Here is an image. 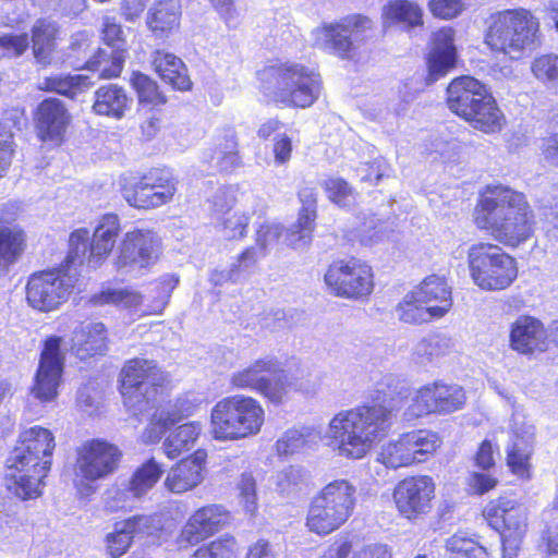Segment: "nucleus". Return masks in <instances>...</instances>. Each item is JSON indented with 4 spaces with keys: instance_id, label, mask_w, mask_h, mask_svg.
<instances>
[{
    "instance_id": "1",
    "label": "nucleus",
    "mask_w": 558,
    "mask_h": 558,
    "mask_svg": "<svg viewBox=\"0 0 558 558\" xmlns=\"http://www.w3.org/2000/svg\"><path fill=\"white\" fill-rule=\"evenodd\" d=\"M391 414L392 409L386 404V395L377 390L369 402L335 414L329 422L330 437L342 456L361 459L375 440L387 434L391 426Z\"/></svg>"
},
{
    "instance_id": "2",
    "label": "nucleus",
    "mask_w": 558,
    "mask_h": 558,
    "mask_svg": "<svg viewBox=\"0 0 558 558\" xmlns=\"http://www.w3.org/2000/svg\"><path fill=\"white\" fill-rule=\"evenodd\" d=\"M88 231L76 229L70 234V250L57 265L33 271L26 279L25 301L38 313L58 311L80 290V247H86Z\"/></svg>"
},
{
    "instance_id": "3",
    "label": "nucleus",
    "mask_w": 558,
    "mask_h": 558,
    "mask_svg": "<svg viewBox=\"0 0 558 558\" xmlns=\"http://www.w3.org/2000/svg\"><path fill=\"white\" fill-rule=\"evenodd\" d=\"M54 448V436L48 428L36 425L23 430L9 460L15 473L8 476V489L22 500L38 498Z\"/></svg>"
},
{
    "instance_id": "4",
    "label": "nucleus",
    "mask_w": 558,
    "mask_h": 558,
    "mask_svg": "<svg viewBox=\"0 0 558 558\" xmlns=\"http://www.w3.org/2000/svg\"><path fill=\"white\" fill-rule=\"evenodd\" d=\"M257 75L264 93L282 108L307 109L317 102L324 89L318 70L298 62L266 65Z\"/></svg>"
},
{
    "instance_id": "5",
    "label": "nucleus",
    "mask_w": 558,
    "mask_h": 558,
    "mask_svg": "<svg viewBox=\"0 0 558 558\" xmlns=\"http://www.w3.org/2000/svg\"><path fill=\"white\" fill-rule=\"evenodd\" d=\"M543 43L541 21L526 8L505 9L490 14V51L502 61L518 60Z\"/></svg>"
},
{
    "instance_id": "6",
    "label": "nucleus",
    "mask_w": 558,
    "mask_h": 558,
    "mask_svg": "<svg viewBox=\"0 0 558 558\" xmlns=\"http://www.w3.org/2000/svg\"><path fill=\"white\" fill-rule=\"evenodd\" d=\"M535 215L523 192L490 186V235L504 246L515 248L534 235Z\"/></svg>"
},
{
    "instance_id": "7",
    "label": "nucleus",
    "mask_w": 558,
    "mask_h": 558,
    "mask_svg": "<svg viewBox=\"0 0 558 558\" xmlns=\"http://www.w3.org/2000/svg\"><path fill=\"white\" fill-rule=\"evenodd\" d=\"M356 486L345 478L324 485L310 500L304 525L317 536H327L342 527L353 515Z\"/></svg>"
},
{
    "instance_id": "8",
    "label": "nucleus",
    "mask_w": 558,
    "mask_h": 558,
    "mask_svg": "<svg viewBox=\"0 0 558 558\" xmlns=\"http://www.w3.org/2000/svg\"><path fill=\"white\" fill-rule=\"evenodd\" d=\"M123 403L135 412L150 410L171 389V376L154 360H126L118 375Z\"/></svg>"
},
{
    "instance_id": "9",
    "label": "nucleus",
    "mask_w": 558,
    "mask_h": 558,
    "mask_svg": "<svg viewBox=\"0 0 558 558\" xmlns=\"http://www.w3.org/2000/svg\"><path fill=\"white\" fill-rule=\"evenodd\" d=\"M265 423L262 403L247 395H231L222 398L211 409L210 432L219 441H235L260 433Z\"/></svg>"
},
{
    "instance_id": "10",
    "label": "nucleus",
    "mask_w": 558,
    "mask_h": 558,
    "mask_svg": "<svg viewBox=\"0 0 558 558\" xmlns=\"http://www.w3.org/2000/svg\"><path fill=\"white\" fill-rule=\"evenodd\" d=\"M303 379V376L300 377ZM298 377L289 378L276 357H259L231 374L229 384L234 390H248L275 405L282 404L289 391H302Z\"/></svg>"
},
{
    "instance_id": "11",
    "label": "nucleus",
    "mask_w": 558,
    "mask_h": 558,
    "mask_svg": "<svg viewBox=\"0 0 558 558\" xmlns=\"http://www.w3.org/2000/svg\"><path fill=\"white\" fill-rule=\"evenodd\" d=\"M452 288L448 278L432 274L424 277L397 305L399 319L422 325L445 317L452 308Z\"/></svg>"
},
{
    "instance_id": "12",
    "label": "nucleus",
    "mask_w": 558,
    "mask_h": 558,
    "mask_svg": "<svg viewBox=\"0 0 558 558\" xmlns=\"http://www.w3.org/2000/svg\"><path fill=\"white\" fill-rule=\"evenodd\" d=\"M123 451L106 438H89L75 448L74 487L81 494L93 492L92 484L104 481L118 472Z\"/></svg>"
},
{
    "instance_id": "13",
    "label": "nucleus",
    "mask_w": 558,
    "mask_h": 558,
    "mask_svg": "<svg viewBox=\"0 0 558 558\" xmlns=\"http://www.w3.org/2000/svg\"><path fill=\"white\" fill-rule=\"evenodd\" d=\"M178 181L165 168L131 172L120 179V193L130 207L149 211L171 203Z\"/></svg>"
},
{
    "instance_id": "14",
    "label": "nucleus",
    "mask_w": 558,
    "mask_h": 558,
    "mask_svg": "<svg viewBox=\"0 0 558 558\" xmlns=\"http://www.w3.org/2000/svg\"><path fill=\"white\" fill-rule=\"evenodd\" d=\"M324 283L339 299L364 302L375 289V274L365 260L349 256L333 259L326 268Z\"/></svg>"
},
{
    "instance_id": "15",
    "label": "nucleus",
    "mask_w": 558,
    "mask_h": 558,
    "mask_svg": "<svg viewBox=\"0 0 558 558\" xmlns=\"http://www.w3.org/2000/svg\"><path fill=\"white\" fill-rule=\"evenodd\" d=\"M441 446L442 438L437 432L427 428L412 429L386 442L380 448L377 460L391 470L410 468L433 459Z\"/></svg>"
},
{
    "instance_id": "16",
    "label": "nucleus",
    "mask_w": 558,
    "mask_h": 558,
    "mask_svg": "<svg viewBox=\"0 0 558 558\" xmlns=\"http://www.w3.org/2000/svg\"><path fill=\"white\" fill-rule=\"evenodd\" d=\"M488 92L486 85L471 75L453 77L446 88L448 109L468 122L472 128L487 131Z\"/></svg>"
},
{
    "instance_id": "17",
    "label": "nucleus",
    "mask_w": 558,
    "mask_h": 558,
    "mask_svg": "<svg viewBox=\"0 0 558 558\" xmlns=\"http://www.w3.org/2000/svg\"><path fill=\"white\" fill-rule=\"evenodd\" d=\"M375 29L367 15L354 13L317 28L328 51L341 60L359 61L360 44H363Z\"/></svg>"
},
{
    "instance_id": "18",
    "label": "nucleus",
    "mask_w": 558,
    "mask_h": 558,
    "mask_svg": "<svg viewBox=\"0 0 558 558\" xmlns=\"http://www.w3.org/2000/svg\"><path fill=\"white\" fill-rule=\"evenodd\" d=\"M490 510V527L499 534L502 558H515L527 531L525 509L517 499L504 496Z\"/></svg>"
},
{
    "instance_id": "19",
    "label": "nucleus",
    "mask_w": 558,
    "mask_h": 558,
    "mask_svg": "<svg viewBox=\"0 0 558 558\" xmlns=\"http://www.w3.org/2000/svg\"><path fill=\"white\" fill-rule=\"evenodd\" d=\"M391 495L399 517L415 521L432 512L436 483L427 474L408 475L397 482Z\"/></svg>"
},
{
    "instance_id": "20",
    "label": "nucleus",
    "mask_w": 558,
    "mask_h": 558,
    "mask_svg": "<svg viewBox=\"0 0 558 558\" xmlns=\"http://www.w3.org/2000/svg\"><path fill=\"white\" fill-rule=\"evenodd\" d=\"M62 343V337L54 335L48 336L43 341L33 386L34 396L43 402L52 401L58 396V387L61 383L64 366Z\"/></svg>"
},
{
    "instance_id": "21",
    "label": "nucleus",
    "mask_w": 558,
    "mask_h": 558,
    "mask_svg": "<svg viewBox=\"0 0 558 558\" xmlns=\"http://www.w3.org/2000/svg\"><path fill=\"white\" fill-rule=\"evenodd\" d=\"M33 122L39 142L61 146L66 141L72 125V114L61 99L48 97L36 106Z\"/></svg>"
},
{
    "instance_id": "22",
    "label": "nucleus",
    "mask_w": 558,
    "mask_h": 558,
    "mask_svg": "<svg viewBox=\"0 0 558 558\" xmlns=\"http://www.w3.org/2000/svg\"><path fill=\"white\" fill-rule=\"evenodd\" d=\"M456 31L452 26H441L430 35L429 47L424 56L426 73L425 86L435 84L447 76L458 64Z\"/></svg>"
},
{
    "instance_id": "23",
    "label": "nucleus",
    "mask_w": 558,
    "mask_h": 558,
    "mask_svg": "<svg viewBox=\"0 0 558 558\" xmlns=\"http://www.w3.org/2000/svg\"><path fill=\"white\" fill-rule=\"evenodd\" d=\"M231 522L232 514L223 505H203L185 521L179 542L185 546H195L227 529Z\"/></svg>"
},
{
    "instance_id": "24",
    "label": "nucleus",
    "mask_w": 558,
    "mask_h": 558,
    "mask_svg": "<svg viewBox=\"0 0 558 558\" xmlns=\"http://www.w3.org/2000/svg\"><path fill=\"white\" fill-rule=\"evenodd\" d=\"M466 401L464 389L457 384L436 380L421 387L413 399L414 414H449L461 410Z\"/></svg>"
},
{
    "instance_id": "25",
    "label": "nucleus",
    "mask_w": 558,
    "mask_h": 558,
    "mask_svg": "<svg viewBox=\"0 0 558 558\" xmlns=\"http://www.w3.org/2000/svg\"><path fill=\"white\" fill-rule=\"evenodd\" d=\"M161 252V241L149 229H134L126 232L120 244L116 258V267L148 268L158 259Z\"/></svg>"
},
{
    "instance_id": "26",
    "label": "nucleus",
    "mask_w": 558,
    "mask_h": 558,
    "mask_svg": "<svg viewBox=\"0 0 558 558\" xmlns=\"http://www.w3.org/2000/svg\"><path fill=\"white\" fill-rule=\"evenodd\" d=\"M19 217V206L7 203L0 207V272H8L25 255L28 238L25 229L12 223Z\"/></svg>"
},
{
    "instance_id": "27",
    "label": "nucleus",
    "mask_w": 558,
    "mask_h": 558,
    "mask_svg": "<svg viewBox=\"0 0 558 558\" xmlns=\"http://www.w3.org/2000/svg\"><path fill=\"white\" fill-rule=\"evenodd\" d=\"M153 515L134 514L113 524V530L104 538L105 550L110 558H121L133 545L138 535L150 534Z\"/></svg>"
},
{
    "instance_id": "28",
    "label": "nucleus",
    "mask_w": 558,
    "mask_h": 558,
    "mask_svg": "<svg viewBox=\"0 0 558 558\" xmlns=\"http://www.w3.org/2000/svg\"><path fill=\"white\" fill-rule=\"evenodd\" d=\"M509 341L511 349L526 355L545 352L549 344L545 325L531 315H521L511 324Z\"/></svg>"
},
{
    "instance_id": "29",
    "label": "nucleus",
    "mask_w": 558,
    "mask_h": 558,
    "mask_svg": "<svg viewBox=\"0 0 558 558\" xmlns=\"http://www.w3.org/2000/svg\"><path fill=\"white\" fill-rule=\"evenodd\" d=\"M207 458V451L198 448L178 461L167 474L166 488L173 494H182L194 489L204 480Z\"/></svg>"
},
{
    "instance_id": "30",
    "label": "nucleus",
    "mask_w": 558,
    "mask_h": 558,
    "mask_svg": "<svg viewBox=\"0 0 558 558\" xmlns=\"http://www.w3.org/2000/svg\"><path fill=\"white\" fill-rule=\"evenodd\" d=\"M109 330L102 322L81 323L72 332L71 351L81 361L105 356L109 349Z\"/></svg>"
},
{
    "instance_id": "31",
    "label": "nucleus",
    "mask_w": 558,
    "mask_h": 558,
    "mask_svg": "<svg viewBox=\"0 0 558 558\" xmlns=\"http://www.w3.org/2000/svg\"><path fill=\"white\" fill-rule=\"evenodd\" d=\"M181 20L179 0H156L147 11L145 24L151 37L165 43L179 33Z\"/></svg>"
},
{
    "instance_id": "32",
    "label": "nucleus",
    "mask_w": 558,
    "mask_h": 558,
    "mask_svg": "<svg viewBox=\"0 0 558 558\" xmlns=\"http://www.w3.org/2000/svg\"><path fill=\"white\" fill-rule=\"evenodd\" d=\"M62 28L60 24L50 17H39L31 27L29 44L35 60L46 66L52 61L61 40Z\"/></svg>"
},
{
    "instance_id": "33",
    "label": "nucleus",
    "mask_w": 558,
    "mask_h": 558,
    "mask_svg": "<svg viewBox=\"0 0 558 558\" xmlns=\"http://www.w3.org/2000/svg\"><path fill=\"white\" fill-rule=\"evenodd\" d=\"M121 231L120 219L116 214H106L95 228L88 245L87 262L92 266L100 265L111 254Z\"/></svg>"
},
{
    "instance_id": "34",
    "label": "nucleus",
    "mask_w": 558,
    "mask_h": 558,
    "mask_svg": "<svg viewBox=\"0 0 558 558\" xmlns=\"http://www.w3.org/2000/svg\"><path fill=\"white\" fill-rule=\"evenodd\" d=\"M319 558H392V554L387 545L380 543L366 544L359 548L355 535L341 533Z\"/></svg>"
},
{
    "instance_id": "35",
    "label": "nucleus",
    "mask_w": 558,
    "mask_h": 558,
    "mask_svg": "<svg viewBox=\"0 0 558 558\" xmlns=\"http://www.w3.org/2000/svg\"><path fill=\"white\" fill-rule=\"evenodd\" d=\"M151 63L158 76L173 89L180 92L192 89L193 83L187 74V68L175 54L157 49L153 53Z\"/></svg>"
},
{
    "instance_id": "36",
    "label": "nucleus",
    "mask_w": 558,
    "mask_h": 558,
    "mask_svg": "<svg viewBox=\"0 0 558 558\" xmlns=\"http://www.w3.org/2000/svg\"><path fill=\"white\" fill-rule=\"evenodd\" d=\"M130 104L131 99L123 87L106 84L96 89L92 109L97 116L120 120L130 109Z\"/></svg>"
},
{
    "instance_id": "37",
    "label": "nucleus",
    "mask_w": 558,
    "mask_h": 558,
    "mask_svg": "<svg viewBox=\"0 0 558 558\" xmlns=\"http://www.w3.org/2000/svg\"><path fill=\"white\" fill-rule=\"evenodd\" d=\"M128 57V48L107 49L98 48L90 58H88L82 69L98 73L101 80H112L121 75L124 62Z\"/></svg>"
},
{
    "instance_id": "38",
    "label": "nucleus",
    "mask_w": 558,
    "mask_h": 558,
    "mask_svg": "<svg viewBox=\"0 0 558 558\" xmlns=\"http://www.w3.org/2000/svg\"><path fill=\"white\" fill-rule=\"evenodd\" d=\"M92 85L90 77L85 74H52L44 77L39 89L75 99L78 95L87 92Z\"/></svg>"
},
{
    "instance_id": "39",
    "label": "nucleus",
    "mask_w": 558,
    "mask_h": 558,
    "mask_svg": "<svg viewBox=\"0 0 558 558\" xmlns=\"http://www.w3.org/2000/svg\"><path fill=\"white\" fill-rule=\"evenodd\" d=\"M199 422H189L177 426L166 437L163 451L169 459H175L194 447L202 434Z\"/></svg>"
},
{
    "instance_id": "40",
    "label": "nucleus",
    "mask_w": 558,
    "mask_h": 558,
    "mask_svg": "<svg viewBox=\"0 0 558 558\" xmlns=\"http://www.w3.org/2000/svg\"><path fill=\"white\" fill-rule=\"evenodd\" d=\"M162 474V465L154 458H149L132 473L125 490L132 497L141 498L159 482Z\"/></svg>"
},
{
    "instance_id": "41",
    "label": "nucleus",
    "mask_w": 558,
    "mask_h": 558,
    "mask_svg": "<svg viewBox=\"0 0 558 558\" xmlns=\"http://www.w3.org/2000/svg\"><path fill=\"white\" fill-rule=\"evenodd\" d=\"M532 456L531 444L523 438H518L506 450V464L518 478L529 481L532 477Z\"/></svg>"
},
{
    "instance_id": "42",
    "label": "nucleus",
    "mask_w": 558,
    "mask_h": 558,
    "mask_svg": "<svg viewBox=\"0 0 558 558\" xmlns=\"http://www.w3.org/2000/svg\"><path fill=\"white\" fill-rule=\"evenodd\" d=\"M384 17L391 23L417 27L424 24L421 7L410 0H389L383 10Z\"/></svg>"
},
{
    "instance_id": "43",
    "label": "nucleus",
    "mask_w": 558,
    "mask_h": 558,
    "mask_svg": "<svg viewBox=\"0 0 558 558\" xmlns=\"http://www.w3.org/2000/svg\"><path fill=\"white\" fill-rule=\"evenodd\" d=\"M544 515H547V520L544 521L536 548L543 557L558 556V496L554 497Z\"/></svg>"
},
{
    "instance_id": "44",
    "label": "nucleus",
    "mask_w": 558,
    "mask_h": 558,
    "mask_svg": "<svg viewBox=\"0 0 558 558\" xmlns=\"http://www.w3.org/2000/svg\"><path fill=\"white\" fill-rule=\"evenodd\" d=\"M518 276L515 258L507 253L490 254V290L508 288Z\"/></svg>"
},
{
    "instance_id": "45",
    "label": "nucleus",
    "mask_w": 558,
    "mask_h": 558,
    "mask_svg": "<svg viewBox=\"0 0 558 558\" xmlns=\"http://www.w3.org/2000/svg\"><path fill=\"white\" fill-rule=\"evenodd\" d=\"M130 83L141 105L157 108L167 102V97L160 90L158 83L149 75L142 72H133Z\"/></svg>"
},
{
    "instance_id": "46",
    "label": "nucleus",
    "mask_w": 558,
    "mask_h": 558,
    "mask_svg": "<svg viewBox=\"0 0 558 558\" xmlns=\"http://www.w3.org/2000/svg\"><path fill=\"white\" fill-rule=\"evenodd\" d=\"M240 554L241 546L238 539L227 533L197 547L192 558H239Z\"/></svg>"
},
{
    "instance_id": "47",
    "label": "nucleus",
    "mask_w": 558,
    "mask_h": 558,
    "mask_svg": "<svg viewBox=\"0 0 558 558\" xmlns=\"http://www.w3.org/2000/svg\"><path fill=\"white\" fill-rule=\"evenodd\" d=\"M90 302L97 306L112 304L123 307H137L142 303V295L130 289H112L107 288L95 293L90 298Z\"/></svg>"
},
{
    "instance_id": "48",
    "label": "nucleus",
    "mask_w": 558,
    "mask_h": 558,
    "mask_svg": "<svg viewBox=\"0 0 558 558\" xmlns=\"http://www.w3.org/2000/svg\"><path fill=\"white\" fill-rule=\"evenodd\" d=\"M322 189L327 199L341 208L350 205V201L355 198L354 187L342 177L331 175L322 183Z\"/></svg>"
},
{
    "instance_id": "49",
    "label": "nucleus",
    "mask_w": 558,
    "mask_h": 558,
    "mask_svg": "<svg viewBox=\"0 0 558 558\" xmlns=\"http://www.w3.org/2000/svg\"><path fill=\"white\" fill-rule=\"evenodd\" d=\"M469 266L474 282L483 288H488V245L480 243L473 245L469 252Z\"/></svg>"
},
{
    "instance_id": "50",
    "label": "nucleus",
    "mask_w": 558,
    "mask_h": 558,
    "mask_svg": "<svg viewBox=\"0 0 558 558\" xmlns=\"http://www.w3.org/2000/svg\"><path fill=\"white\" fill-rule=\"evenodd\" d=\"M447 549L449 558H486L485 547L473 538L457 534L449 538Z\"/></svg>"
},
{
    "instance_id": "51",
    "label": "nucleus",
    "mask_w": 558,
    "mask_h": 558,
    "mask_svg": "<svg viewBox=\"0 0 558 558\" xmlns=\"http://www.w3.org/2000/svg\"><path fill=\"white\" fill-rule=\"evenodd\" d=\"M215 153L218 154L217 165L222 171H231L242 163L235 134L225 136L223 142L216 147Z\"/></svg>"
},
{
    "instance_id": "52",
    "label": "nucleus",
    "mask_w": 558,
    "mask_h": 558,
    "mask_svg": "<svg viewBox=\"0 0 558 558\" xmlns=\"http://www.w3.org/2000/svg\"><path fill=\"white\" fill-rule=\"evenodd\" d=\"M533 75L543 83H553L558 87V54L543 53L531 63Z\"/></svg>"
},
{
    "instance_id": "53",
    "label": "nucleus",
    "mask_w": 558,
    "mask_h": 558,
    "mask_svg": "<svg viewBox=\"0 0 558 558\" xmlns=\"http://www.w3.org/2000/svg\"><path fill=\"white\" fill-rule=\"evenodd\" d=\"M251 217L243 211H228L222 220V229L229 240H242L246 236Z\"/></svg>"
},
{
    "instance_id": "54",
    "label": "nucleus",
    "mask_w": 558,
    "mask_h": 558,
    "mask_svg": "<svg viewBox=\"0 0 558 558\" xmlns=\"http://www.w3.org/2000/svg\"><path fill=\"white\" fill-rule=\"evenodd\" d=\"M16 153L15 136L12 130L0 122V179L10 169Z\"/></svg>"
},
{
    "instance_id": "55",
    "label": "nucleus",
    "mask_w": 558,
    "mask_h": 558,
    "mask_svg": "<svg viewBox=\"0 0 558 558\" xmlns=\"http://www.w3.org/2000/svg\"><path fill=\"white\" fill-rule=\"evenodd\" d=\"M29 46L28 35L3 34L0 36V60L22 56Z\"/></svg>"
},
{
    "instance_id": "56",
    "label": "nucleus",
    "mask_w": 558,
    "mask_h": 558,
    "mask_svg": "<svg viewBox=\"0 0 558 558\" xmlns=\"http://www.w3.org/2000/svg\"><path fill=\"white\" fill-rule=\"evenodd\" d=\"M181 421L177 413H167L157 420H153L143 433L145 444H157L163 434Z\"/></svg>"
},
{
    "instance_id": "57",
    "label": "nucleus",
    "mask_w": 558,
    "mask_h": 558,
    "mask_svg": "<svg viewBox=\"0 0 558 558\" xmlns=\"http://www.w3.org/2000/svg\"><path fill=\"white\" fill-rule=\"evenodd\" d=\"M100 38L101 41L110 49L126 48V40L122 26L114 17H104Z\"/></svg>"
},
{
    "instance_id": "58",
    "label": "nucleus",
    "mask_w": 558,
    "mask_h": 558,
    "mask_svg": "<svg viewBox=\"0 0 558 558\" xmlns=\"http://www.w3.org/2000/svg\"><path fill=\"white\" fill-rule=\"evenodd\" d=\"M428 10L439 20H453L465 10L464 0H428Z\"/></svg>"
},
{
    "instance_id": "59",
    "label": "nucleus",
    "mask_w": 558,
    "mask_h": 558,
    "mask_svg": "<svg viewBox=\"0 0 558 558\" xmlns=\"http://www.w3.org/2000/svg\"><path fill=\"white\" fill-rule=\"evenodd\" d=\"M240 497L246 513L253 515L257 510L256 482L252 474L243 473L239 482Z\"/></svg>"
},
{
    "instance_id": "60",
    "label": "nucleus",
    "mask_w": 558,
    "mask_h": 558,
    "mask_svg": "<svg viewBox=\"0 0 558 558\" xmlns=\"http://www.w3.org/2000/svg\"><path fill=\"white\" fill-rule=\"evenodd\" d=\"M317 209L300 207L294 228L300 238L311 236L316 228Z\"/></svg>"
},
{
    "instance_id": "61",
    "label": "nucleus",
    "mask_w": 558,
    "mask_h": 558,
    "mask_svg": "<svg viewBox=\"0 0 558 558\" xmlns=\"http://www.w3.org/2000/svg\"><path fill=\"white\" fill-rule=\"evenodd\" d=\"M293 151V144L291 137L286 134H279L274 138L272 154L277 165H286L290 161Z\"/></svg>"
},
{
    "instance_id": "62",
    "label": "nucleus",
    "mask_w": 558,
    "mask_h": 558,
    "mask_svg": "<svg viewBox=\"0 0 558 558\" xmlns=\"http://www.w3.org/2000/svg\"><path fill=\"white\" fill-rule=\"evenodd\" d=\"M305 444L303 435L296 430L286 432L276 442L277 451L280 454H292Z\"/></svg>"
},
{
    "instance_id": "63",
    "label": "nucleus",
    "mask_w": 558,
    "mask_h": 558,
    "mask_svg": "<svg viewBox=\"0 0 558 558\" xmlns=\"http://www.w3.org/2000/svg\"><path fill=\"white\" fill-rule=\"evenodd\" d=\"M542 155L550 166L558 168V126L543 138Z\"/></svg>"
},
{
    "instance_id": "64",
    "label": "nucleus",
    "mask_w": 558,
    "mask_h": 558,
    "mask_svg": "<svg viewBox=\"0 0 558 558\" xmlns=\"http://www.w3.org/2000/svg\"><path fill=\"white\" fill-rule=\"evenodd\" d=\"M148 0H122L121 14L128 22H134L144 12Z\"/></svg>"
}]
</instances>
